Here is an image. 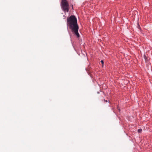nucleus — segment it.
Returning <instances> with one entry per match:
<instances>
[{
	"label": "nucleus",
	"instance_id": "obj_1",
	"mask_svg": "<svg viewBox=\"0 0 152 152\" xmlns=\"http://www.w3.org/2000/svg\"><path fill=\"white\" fill-rule=\"evenodd\" d=\"M67 26L71 29L72 31L77 36V37H80L78 33L79 27L77 24V18L74 15H71L67 18Z\"/></svg>",
	"mask_w": 152,
	"mask_h": 152
},
{
	"label": "nucleus",
	"instance_id": "obj_2",
	"mask_svg": "<svg viewBox=\"0 0 152 152\" xmlns=\"http://www.w3.org/2000/svg\"><path fill=\"white\" fill-rule=\"evenodd\" d=\"M61 8L65 12H68L69 11V5L66 0H62L61 2Z\"/></svg>",
	"mask_w": 152,
	"mask_h": 152
},
{
	"label": "nucleus",
	"instance_id": "obj_3",
	"mask_svg": "<svg viewBox=\"0 0 152 152\" xmlns=\"http://www.w3.org/2000/svg\"><path fill=\"white\" fill-rule=\"evenodd\" d=\"M142 131V129H139L138 130V132L139 133H140Z\"/></svg>",
	"mask_w": 152,
	"mask_h": 152
},
{
	"label": "nucleus",
	"instance_id": "obj_4",
	"mask_svg": "<svg viewBox=\"0 0 152 152\" xmlns=\"http://www.w3.org/2000/svg\"><path fill=\"white\" fill-rule=\"evenodd\" d=\"M137 25H138V26H137V28H138L139 29H140V25H139V24L138 23H137Z\"/></svg>",
	"mask_w": 152,
	"mask_h": 152
},
{
	"label": "nucleus",
	"instance_id": "obj_5",
	"mask_svg": "<svg viewBox=\"0 0 152 152\" xmlns=\"http://www.w3.org/2000/svg\"><path fill=\"white\" fill-rule=\"evenodd\" d=\"M101 63H102V65H103V64H104V61L103 60H101Z\"/></svg>",
	"mask_w": 152,
	"mask_h": 152
},
{
	"label": "nucleus",
	"instance_id": "obj_6",
	"mask_svg": "<svg viewBox=\"0 0 152 152\" xmlns=\"http://www.w3.org/2000/svg\"><path fill=\"white\" fill-rule=\"evenodd\" d=\"M104 101L105 102H108V101H107V100H104Z\"/></svg>",
	"mask_w": 152,
	"mask_h": 152
}]
</instances>
